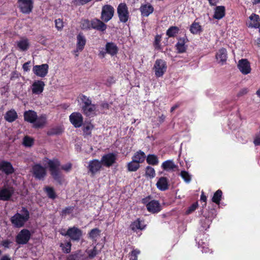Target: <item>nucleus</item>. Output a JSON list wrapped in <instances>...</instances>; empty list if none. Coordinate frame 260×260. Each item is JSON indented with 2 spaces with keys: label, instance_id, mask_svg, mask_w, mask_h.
<instances>
[{
  "label": "nucleus",
  "instance_id": "obj_1",
  "mask_svg": "<svg viewBox=\"0 0 260 260\" xmlns=\"http://www.w3.org/2000/svg\"><path fill=\"white\" fill-rule=\"evenodd\" d=\"M80 99L82 103L81 110L82 113L87 117H93L97 115L98 110L95 104H92V101L89 97L84 94H81Z\"/></svg>",
  "mask_w": 260,
  "mask_h": 260
},
{
  "label": "nucleus",
  "instance_id": "obj_2",
  "mask_svg": "<svg viewBox=\"0 0 260 260\" xmlns=\"http://www.w3.org/2000/svg\"><path fill=\"white\" fill-rule=\"evenodd\" d=\"M48 165L50 174L53 179L59 184H61L62 182V176L59 171V167L60 166V161L57 158H54L52 160L49 159L48 161Z\"/></svg>",
  "mask_w": 260,
  "mask_h": 260
},
{
  "label": "nucleus",
  "instance_id": "obj_3",
  "mask_svg": "<svg viewBox=\"0 0 260 260\" xmlns=\"http://www.w3.org/2000/svg\"><path fill=\"white\" fill-rule=\"evenodd\" d=\"M21 212L22 214L17 213L11 218V222L16 228L23 226L29 218V212L25 207L22 208Z\"/></svg>",
  "mask_w": 260,
  "mask_h": 260
},
{
  "label": "nucleus",
  "instance_id": "obj_4",
  "mask_svg": "<svg viewBox=\"0 0 260 260\" xmlns=\"http://www.w3.org/2000/svg\"><path fill=\"white\" fill-rule=\"evenodd\" d=\"M141 203L145 205L147 211L152 214L157 213L161 210V206L159 202L153 200L152 197L150 195L143 198L141 200Z\"/></svg>",
  "mask_w": 260,
  "mask_h": 260
},
{
  "label": "nucleus",
  "instance_id": "obj_5",
  "mask_svg": "<svg viewBox=\"0 0 260 260\" xmlns=\"http://www.w3.org/2000/svg\"><path fill=\"white\" fill-rule=\"evenodd\" d=\"M62 231H65V229H62L59 232L60 234L69 237L74 241H79L82 236V231L76 226L69 228L66 233H63Z\"/></svg>",
  "mask_w": 260,
  "mask_h": 260
},
{
  "label": "nucleus",
  "instance_id": "obj_6",
  "mask_svg": "<svg viewBox=\"0 0 260 260\" xmlns=\"http://www.w3.org/2000/svg\"><path fill=\"white\" fill-rule=\"evenodd\" d=\"M31 174L37 180H44L47 176V171L40 164H36L32 166Z\"/></svg>",
  "mask_w": 260,
  "mask_h": 260
},
{
  "label": "nucleus",
  "instance_id": "obj_7",
  "mask_svg": "<svg viewBox=\"0 0 260 260\" xmlns=\"http://www.w3.org/2000/svg\"><path fill=\"white\" fill-rule=\"evenodd\" d=\"M117 11L120 21L126 23L129 18V11L126 4L125 3H120L117 7Z\"/></svg>",
  "mask_w": 260,
  "mask_h": 260
},
{
  "label": "nucleus",
  "instance_id": "obj_8",
  "mask_svg": "<svg viewBox=\"0 0 260 260\" xmlns=\"http://www.w3.org/2000/svg\"><path fill=\"white\" fill-rule=\"evenodd\" d=\"M18 8L23 14H30L34 8V0H18Z\"/></svg>",
  "mask_w": 260,
  "mask_h": 260
},
{
  "label": "nucleus",
  "instance_id": "obj_9",
  "mask_svg": "<svg viewBox=\"0 0 260 260\" xmlns=\"http://www.w3.org/2000/svg\"><path fill=\"white\" fill-rule=\"evenodd\" d=\"M167 65L166 62L161 59L156 60L153 69L155 72V75L156 77L159 78L162 77L166 72Z\"/></svg>",
  "mask_w": 260,
  "mask_h": 260
},
{
  "label": "nucleus",
  "instance_id": "obj_10",
  "mask_svg": "<svg viewBox=\"0 0 260 260\" xmlns=\"http://www.w3.org/2000/svg\"><path fill=\"white\" fill-rule=\"evenodd\" d=\"M114 8L110 5L103 6L101 12V19L105 22L110 20L114 16Z\"/></svg>",
  "mask_w": 260,
  "mask_h": 260
},
{
  "label": "nucleus",
  "instance_id": "obj_11",
  "mask_svg": "<svg viewBox=\"0 0 260 260\" xmlns=\"http://www.w3.org/2000/svg\"><path fill=\"white\" fill-rule=\"evenodd\" d=\"M31 237L30 231L27 229L22 230L16 237V242L18 244H26Z\"/></svg>",
  "mask_w": 260,
  "mask_h": 260
},
{
  "label": "nucleus",
  "instance_id": "obj_12",
  "mask_svg": "<svg viewBox=\"0 0 260 260\" xmlns=\"http://www.w3.org/2000/svg\"><path fill=\"white\" fill-rule=\"evenodd\" d=\"M116 154L114 153H109L104 155L101 159V162L104 166L109 168L116 162Z\"/></svg>",
  "mask_w": 260,
  "mask_h": 260
},
{
  "label": "nucleus",
  "instance_id": "obj_13",
  "mask_svg": "<svg viewBox=\"0 0 260 260\" xmlns=\"http://www.w3.org/2000/svg\"><path fill=\"white\" fill-rule=\"evenodd\" d=\"M102 168L101 161L96 159L91 160L88 162L87 169L92 176H94Z\"/></svg>",
  "mask_w": 260,
  "mask_h": 260
},
{
  "label": "nucleus",
  "instance_id": "obj_14",
  "mask_svg": "<svg viewBox=\"0 0 260 260\" xmlns=\"http://www.w3.org/2000/svg\"><path fill=\"white\" fill-rule=\"evenodd\" d=\"M49 66L47 63L36 65L33 67L32 71L37 76L44 78L48 73Z\"/></svg>",
  "mask_w": 260,
  "mask_h": 260
},
{
  "label": "nucleus",
  "instance_id": "obj_15",
  "mask_svg": "<svg viewBox=\"0 0 260 260\" xmlns=\"http://www.w3.org/2000/svg\"><path fill=\"white\" fill-rule=\"evenodd\" d=\"M14 188L12 186L4 187L0 189V200L8 201L10 200L14 193Z\"/></svg>",
  "mask_w": 260,
  "mask_h": 260
},
{
  "label": "nucleus",
  "instance_id": "obj_16",
  "mask_svg": "<svg viewBox=\"0 0 260 260\" xmlns=\"http://www.w3.org/2000/svg\"><path fill=\"white\" fill-rule=\"evenodd\" d=\"M237 67L243 75H247L251 72L250 63L247 59H241L239 60Z\"/></svg>",
  "mask_w": 260,
  "mask_h": 260
},
{
  "label": "nucleus",
  "instance_id": "obj_17",
  "mask_svg": "<svg viewBox=\"0 0 260 260\" xmlns=\"http://www.w3.org/2000/svg\"><path fill=\"white\" fill-rule=\"evenodd\" d=\"M71 123L75 127H80L83 124V118L79 112H73L69 116Z\"/></svg>",
  "mask_w": 260,
  "mask_h": 260
},
{
  "label": "nucleus",
  "instance_id": "obj_18",
  "mask_svg": "<svg viewBox=\"0 0 260 260\" xmlns=\"http://www.w3.org/2000/svg\"><path fill=\"white\" fill-rule=\"evenodd\" d=\"M188 42L186 35L183 37H180L178 39V42L175 45L176 49L178 53H183L186 52L187 46L185 44Z\"/></svg>",
  "mask_w": 260,
  "mask_h": 260
},
{
  "label": "nucleus",
  "instance_id": "obj_19",
  "mask_svg": "<svg viewBox=\"0 0 260 260\" xmlns=\"http://www.w3.org/2000/svg\"><path fill=\"white\" fill-rule=\"evenodd\" d=\"M246 25L250 28H257L260 25L259 16L252 13L248 18L246 22Z\"/></svg>",
  "mask_w": 260,
  "mask_h": 260
},
{
  "label": "nucleus",
  "instance_id": "obj_20",
  "mask_svg": "<svg viewBox=\"0 0 260 260\" xmlns=\"http://www.w3.org/2000/svg\"><path fill=\"white\" fill-rule=\"evenodd\" d=\"M45 86V82L42 80H36L31 85L32 93L39 95L42 93Z\"/></svg>",
  "mask_w": 260,
  "mask_h": 260
},
{
  "label": "nucleus",
  "instance_id": "obj_21",
  "mask_svg": "<svg viewBox=\"0 0 260 260\" xmlns=\"http://www.w3.org/2000/svg\"><path fill=\"white\" fill-rule=\"evenodd\" d=\"M0 170L7 175L13 174L15 171L11 163L6 160H2L0 162Z\"/></svg>",
  "mask_w": 260,
  "mask_h": 260
},
{
  "label": "nucleus",
  "instance_id": "obj_22",
  "mask_svg": "<svg viewBox=\"0 0 260 260\" xmlns=\"http://www.w3.org/2000/svg\"><path fill=\"white\" fill-rule=\"evenodd\" d=\"M86 39L82 32H80L77 36L76 51H82L85 46Z\"/></svg>",
  "mask_w": 260,
  "mask_h": 260
},
{
  "label": "nucleus",
  "instance_id": "obj_23",
  "mask_svg": "<svg viewBox=\"0 0 260 260\" xmlns=\"http://www.w3.org/2000/svg\"><path fill=\"white\" fill-rule=\"evenodd\" d=\"M24 120L30 123H34L37 119V112L34 110L26 111L23 114Z\"/></svg>",
  "mask_w": 260,
  "mask_h": 260
},
{
  "label": "nucleus",
  "instance_id": "obj_24",
  "mask_svg": "<svg viewBox=\"0 0 260 260\" xmlns=\"http://www.w3.org/2000/svg\"><path fill=\"white\" fill-rule=\"evenodd\" d=\"M91 28H93L99 31H104L107 28V25L101 20L94 18L91 21Z\"/></svg>",
  "mask_w": 260,
  "mask_h": 260
},
{
  "label": "nucleus",
  "instance_id": "obj_25",
  "mask_svg": "<svg viewBox=\"0 0 260 260\" xmlns=\"http://www.w3.org/2000/svg\"><path fill=\"white\" fill-rule=\"evenodd\" d=\"M157 188L161 191H165L169 189V180L167 177H161L158 180L156 184Z\"/></svg>",
  "mask_w": 260,
  "mask_h": 260
},
{
  "label": "nucleus",
  "instance_id": "obj_26",
  "mask_svg": "<svg viewBox=\"0 0 260 260\" xmlns=\"http://www.w3.org/2000/svg\"><path fill=\"white\" fill-rule=\"evenodd\" d=\"M139 10L143 17H148L154 11L153 6L150 4L142 5Z\"/></svg>",
  "mask_w": 260,
  "mask_h": 260
},
{
  "label": "nucleus",
  "instance_id": "obj_27",
  "mask_svg": "<svg viewBox=\"0 0 260 260\" xmlns=\"http://www.w3.org/2000/svg\"><path fill=\"white\" fill-rule=\"evenodd\" d=\"M105 50L107 54L113 56L116 55L118 52V48L117 45L113 42H108L105 46Z\"/></svg>",
  "mask_w": 260,
  "mask_h": 260
},
{
  "label": "nucleus",
  "instance_id": "obj_28",
  "mask_svg": "<svg viewBox=\"0 0 260 260\" xmlns=\"http://www.w3.org/2000/svg\"><path fill=\"white\" fill-rule=\"evenodd\" d=\"M225 15V7L223 6H216L214 9L213 17L215 19L220 20L224 17Z\"/></svg>",
  "mask_w": 260,
  "mask_h": 260
},
{
  "label": "nucleus",
  "instance_id": "obj_29",
  "mask_svg": "<svg viewBox=\"0 0 260 260\" xmlns=\"http://www.w3.org/2000/svg\"><path fill=\"white\" fill-rule=\"evenodd\" d=\"M216 58L219 63L223 64L227 59V51L226 49L222 48L220 49L216 54Z\"/></svg>",
  "mask_w": 260,
  "mask_h": 260
},
{
  "label": "nucleus",
  "instance_id": "obj_30",
  "mask_svg": "<svg viewBox=\"0 0 260 260\" xmlns=\"http://www.w3.org/2000/svg\"><path fill=\"white\" fill-rule=\"evenodd\" d=\"M47 121V117L46 115L42 114L39 117L37 116V120L33 124V127L35 128H39L43 127Z\"/></svg>",
  "mask_w": 260,
  "mask_h": 260
},
{
  "label": "nucleus",
  "instance_id": "obj_31",
  "mask_svg": "<svg viewBox=\"0 0 260 260\" xmlns=\"http://www.w3.org/2000/svg\"><path fill=\"white\" fill-rule=\"evenodd\" d=\"M4 118L7 121L12 122L18 118V115L16 111L12 109L6 113Z\"/></svg>",
  "mask_w": 260,
  "mask_h": 260
},
{
  "label": "nucleus",
  "instance_id": "obj_32",
  "mask_svg": "<svg viewBox=\"0 0 260 260\" xmlns=\"http://www.w3.org/2000/svg\"><path fill=\"white\" fill-rule=\"evenodd\" d=\"M145 158V153L141 150H139L137 151L132 157V160L140 164L143 163Z\"/></svg>",
  "mask_w": 260,
  "mask_h": 260
},
{
  "label": "nucleus",
  "instance_id": "obj_33",
  "mask_svg": "<svg viewBox=\"0 0 260 260\" xmlns=\"http://www.w3.org/2000/svg\"><path fill=\"white\" fill-rule=\"evenodd\" d=\"M18 48L22 51H26L29 47V42L27 38H24L17 42Z\"/></svg>",
  "mask_w": 260,
  "mask_h": 260
},
{
  "label": "nucleus",
  "instance_id": "obj_34",
  "mask_svg": "<svg viewBox=\"0 0 260 260\" xmlns=\"http://www.w3.org/2000/svg\"><path fill=\"white\" fill-rule=\"evenodd\" d=\"M142 220L140 218H137L131 223L130 225L131 229L134 232H136L138 230H142L144 229L145 226L142 225Z\"/></svg>",
  "mask_w": 260,
  "mask_h": 260
},
{
  "label": "nucleus",
  "instance_id": "obj_35",
  "mask_svg": "<svg viewBox=\"0 0 260 260\" xmlns=\"http://www.w3.org/2000/svg\"><path fill=\"white\" fill-rule=\"evenodd\" d=\"M189 30L193 35L200 34L203 31V29L199 22L194 21L190 26Z\"/></svg>",
  "mask_w": 260,
  "mask_h": 260
},
{
  "label": "nucleus",
  "instance_id": "obj_36",
  "mask_svg": "<svg viewBox=\"0 0 260 260\" xmlns=\"http://www.w3.org/2000/svg\"><path fill=\"white\" fill-rule=\"evenodd\" d=\"M161 168L164 170L169 171L177 168V166L175 165L173 160H167L162 162Z\"/></svg>",
  "mask_w": 260,
  "mask_h": 260
},
{
  "label": "nucleus",
  "instance_id": "obj_37",
  "mask_svg": "<svg viewBox=\"0 0 260 260\" xmlns=\"http://www.w3.org/2000/svg\"><path fill=\"white\" fill-rule=\"evenodd\" d=\"M146 159L147 163L149 165L156 166L159 163L158 157L155 154H148Z\"/></svg>",
  "mask_w": 260,
  "mask_h": 260
},
{
  "label": "nucleus",
  "instance_id": "obj_38",
  "mask_svg": "<svg viewBox=\"0 0 260 260\" xmlns=\"http://www.w3.org/2000/svg\"><path fill=\"white\" fill-rule=\"evenodd\" d=\"M179 31V28L176 26H170L166 31V35L169 38H174L176 36Z\"/></svg>",
  "mask_w": 260,
  "mask_h": 260
},
{
  "label": "nucleus",
  "instance_id": "obj_39",
  "mask_svg": "<svg viewBox=\"0 0 260 260\" xmlns=\"http://www.w3.org/2000/svg\"><path fill=\"white\" fill-rule=\"evenodd\" d=\"M63 132V128L60 126H58L54 127L49 129L47 132L48 136L59 135Z\"/></svg>",
  "mask_w": 260,
  "mask_h": 260
},
{
  "label": "nucleus",
  "instance_id": "obj_40",
  "mask_svg": "<svg viewBox=\"0 0 260 260\" xmlns=\"http://www.w3.org/2000/svg\"><path fill=\"white\" fill-rule=\"evenodd\" d=\"M222 196V191L218 189L213 194L212 201L216 204L219 205Z\"/></svg>",
  "mask_w": 260,
  "mask_h": 260
},
{
  "label": "nucleus",
  "instance_id": "obj_41",
  "mask_svg": "<svg viewBox=\"0 0 260 260\" xmlns=\"http://www.w3.org/2000/svg\"><path fill=\"white\" fill-rule=\"evenodd\" d=\"M44 190L49 198L54 200L56 198V193L52 187L46 186Z\"/></svg>",
  "mask_w": 260,
  "mask_h": 260
},
{
  "label": "nucleus",
  "instance_id": "obj_42",
  "mask_svg": "<svg viewBox=\"0 0 260 260\" xmlns=\"http://www.w3.org/2000/svg\"><path fill=\"white\" fill-rule=\"evenodd\" d=\"M101 231L98 228L92 229L88 233V237L92 241H96V238L100 235Z\"/></svg>",
  "mask_w": 260,
  "mask_h": 260
},
{
  "label": "nucleus",
  "instance_id": "obj_43",
  "mask_svg": "<svg viewBox=\"0 0 260 260\" xmlns=\"http://www.w3.org/2000/svg\"><path fill=\"white\" fill-rule=\"evenodd\" d=\"M127 170L129 172H136L137 171L139 168L140 167V164L133 160H132L129 162L127 164Z\"/></svg>",
  "mask_w": 260,
  "mask_h": 260
},
{
  "label": "nucleus",
  "instance_id": "obj_44",
  "mask_svg": "<svg viewBox=\"0 0 260 260\" xmlns=\"http://www.w3.org/2000/svg\"><path fill=\"white\" fill-rule=\"evenodd\" d=\"M93 127V125L90 122L84 125L83 128V135L84 137L90 136L91 134V131Z\"/></svg>",
  "mask_w": 260,
  "mask_h": 260
},
{
  "label": "nucleus",
  "instance_id": "obj_45",
  "mask_svg": "<svg viewBox=\"0 0 260 260\" xmlns=\"http://www.w3.org/2000/svg\"><path fill=\"white\" fill-rule=\"evenodd\" d=\"M91 21L88 19H82L80 22V27L82 29L88 30L91 29Z\"/></svg>",
  "mask_w": 260,
  "mask_h": 260
},
{
  "label": "nucleus",
  "instance_id": "obj_46",
  "mask_svg": "<svg viewBox=\"0 0 260 260\" xmlns=\"http://www.w3.org/2000/svg\"><path fill=\"white\" fill-rule=\"evenodd\" d=\"M180 175L186 183H189L191 180V175L185 170L181 171Z\"/></svg>",
  "mask_w": 260,
  "mask_h": 260
},
{
  "label": "nucleus",
  "instance_id": "obj_47",
  "mask_svg": "<svg viewBox=\"0 0 260 260\" xmlns=\"http://www.w3.org/2000/svg\"><path fill=\"white\" fill-rule=\"evenodd\" d=\"M72 243L70 241L66 242L65 243H61L60 247L62 248V250L64 253H69L71 252Z\"/></svg>",
  "mask_w": 260,
  "mask_h": 260
},
{
  "label": "nucleus",
  "instance_id": "obj_48",
  "mask_svg": "<svg viewBox=\"0 0 260 260\" xmlns=\"http://www.w3.org/2000/svg\"><path fill=\"white\" fill-rule=\"evenodd\" d=\"M34 143V140L33 138L29 136H25L23 140V145L25 147H31Z\"/></svg>",
  "mask_w": 260,
  "mask_h": 260
},
{
  "label": "nucleus",
  "instance_id": "obj_49",
  "mask_svg": "<svg viewBox=\"0 0 260 260\" xmlns=\"http://www.w3.org/2000/svg\"><path fill=\"white\" fill-rule=\"evenodd\" d=\"M145 175L147 177H149L151 178H153L155 176V171L154 168L148 166L146 167Z\"/></svg>",
  "mask_w": 260,
  "mask_h": 260
},
{
  "label": "nucleus",
  "instance_id": "obj_50",
  "mask_svg": "<svg viewBox=\"0 0 260 260\" xmlns=\"http://www.w3.org/2000/svg\"><path fill=\"white\" fill-rule=\"evenodd\" d=\"M161 41V36L159 35H157L155 37L154 41L153 42V46L155 49L160 50L161 49L160 42Z\"/></svg>",
  "mask_w": 260,
  "mask_h": 260
},
{
  "label": "nucleus",
  "instance_id": "obj_51",
  "mask_svg": "<svg viewBox=\"0 0 260 260\" xmlns=\"http://www.w3.org/2000/svg\"><path fill=\"white\" fill-rule=\"evenodd\" d=\"M74 209V206H69L66 207L64 209H62L60 213V215L62 217H65L66 215H69L72 213Z\"/></svg>",
  "mask_w": 260,
  "mask_h": 260
},
{
  "label": "nucleus",
  "instance_id": "obj_52",
  "mask_svg": "<svg viewBox=\"0 0 260 260\" xmlns=\"http://www.w3.org/2000/svg\"><path fill=\"white\" fill-rule=\"evenodd\" d=\"M198 244L199 246H200L202 248L203 252H210L209 248L207 247L208 245L207 243L203 241V240H201L198 242Z\"/></svg>",
  "mask_w": 260,
  "mask_h": 260
},
{
  "label": "nucleus",
  "instance_id": "obj_53",
  "mask_svg": "<svg viewBox=\"0 0 260 260\" xmlns=\"http://www.w3.org/2000/svg\"><path fill=\"white\" fill-rule=\"evenodd\" d=\"M198 202H194L191 205H190L188 209L186 210L185 213L186 214H190L192 212H193L194 211H195L197 208L198 207Z\"/></svg>",
  "mask_w": 260,
  "mask_h": 260
},
{
  "label": "nucleus",
  "instance_id": "obj_54",
  "mask_svg": "<svg viewBox=\"0 0 260 260\" xmlns=\"http://www.w3.org/2000/svg\"><path fill=\"white\" fill-rule=\"evenodd\" d=\"M140 253V250L134 249L130 253L129 260H138V255Z\"/></svg>",
  "mask_w": 260,
  "mask_h": 260
},
{
  "label": "nucleus",
  "instance_id": "obj_55",
  "mask_svg": "<svg viewBox=\"0 0 260 260\" xmlns=\"http://www.w3.org/2000/svg\"><path fill=\"white\" fill-rule=\"evenodd\" d=\"M55 27L58 31H60L63 27V22L62 19L58 18L55 20Z\"/></svg>",
  "mask_w": 260,
  "mask_h": 260
},
{
  "label": "nucleus",
  "instance_id": "obj_56",
  "mask_svg": "<svg viewBox=\"0 0 260 260\" xmlns=\"http://www.w3.org/2000/svg\"><path fill=\"white\" fill-rule=\"evenodd\" d=\"M88 256L90 258H94L98 254L97 250L95 247H94L92 249L90 250L87 251Z\"/></svg>",
  "mask_w": 260,
  "mask_h": 260
},
{
  "label": "nucleus",
  "instance_id": "obj_57",
  "mask_svg": "<svg viewBox=\"0 0 260 260\" xmlns=\"http://www.w3.org/2000/svg\"><path fill=\"white\" fill-rule=\"evenodd\" d=\"M66 260H81V258L77 253L71 254L67 256Z\"/></svg>",
  "mask_w": 260,
  "mask_h": 260
},
{
  "label": "nucleus",
  "instance_id": "obj_58",
  "mask_svg": "<svg viewBox=\"0 0 260 260\" xmlns=\"http://www.w3.org/2000/svg\"><path fill=\"white\" fill-rule=\"evenodd\" d=\"M72 165L71 163H68L61 166V169L66 172L70 171L72 169Z\"/></svg>",
  "mask_w": 260,
  "mask_h": 260
},
{
  "label": "nucleus",
  "instance_id": "obj_59",
  "mask_svg": "<svg viewBox=\"0 0 260 260\" xmlns=\"http://www.w3.org/2000/svg\"><path fill=\"white\" fill-rule=\"evenodd\" d=\"M11 242L9 240H3L1 242V244L5 248H9V245Z\"/></svg>",
  "mask_w": 260,
  "mask_h": 260
},
{
  "label": "nucleus",
  "instance_id": "obj_60",
  "mask_svg": "<svg viewBox=\"0 0 260 260\" xmlns=\"http://www.w3.org/2000/svg\"><path fill=\"white\" fill-rule=\"evenodd\" d=\"M248 92V90L247 88L242 89L239 92L237 93V96L240 97L245 94H246Z\"/></svg>",
  "mask_w": 260,
  "mask_h": 260
},
{
  "label": "nucleus",
  "instance_id": "obj_61",
  "mask_svg": "<svg viewBox=\"0 0 260 260\" xmlns=\"http://www.w3.org/2000/svg\"><path fill=\"white\" fill-rule=\"evenodd\" d=\"M29 64L30 61H28L23 64L22 68L24 71L27 72L29 70Z\"/></svg>",
  "mask_w": 260,
  "mask_h": 260
},
{
  "label": "nucleus",
  "instance_id": "obj_62",
  "mask_svg": "<svg viewBox=\"0 0 260 260\" xmlns=\"http://www.w3.org/2000/svg\"><path fill=\"white\" fill-rule=\"evenodd\" d=\"M103 109L108 110L110 108L109 104L107 102H103L100 105Z\"/></svg>",
  "mask_w": 260,
  "mask_h": 260
},
{
  "label": "nucleus",
  "instance_id": "obj_63",
  "mask_svg": "<svg viewBox=\"0 0 260 260\" xmlns=\"http://www.w3.org/2000/svg\"><path fill=\"white\" fill-rule=\"evenodd\" d=\"M107 53V51L104 49L100 51L99 54V56L101 58H103L105 57L106 54Z\"/></svg>",
  "mask_w": 260,
  "mask_h": 260
},
{
  "label": "nucleus",
  "instance_id": "obj_64",
  "mask_svg": "<svg viewBox=\"0 0 260 260\" xmlns=\"http://www.w3.org/2000/svg\"><path fill=\"white\" fill-rule=\"evenodd\" d=\"M181 104L180 103H177L175 105H174L173 107H171L170 109V112L171 113L173 112L174 111H175L176 109H177L178 107H180Z\"/></svg>",
  "mask_w": 260,
  "mask_h": 260
}]
</instances>
